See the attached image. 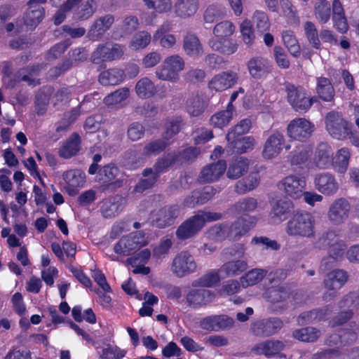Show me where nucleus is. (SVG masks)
<instances>
[{
    "label": "nucleus",
    "mask_w": 359,
    "mask_h": 359,
    "mask_svg": "<svg viewBox=\"0 0 359 359\" xmlns=\"http://www.w3.org/2000/svg\"><path fill=\"white\" fill-rule=\"evenodd\" d=\"M325 126L328 133L337 140L345 138L350 133L348 123L338 112L330 111L327 114Z\"/></svg>",
    "instance_id": "obj_10"
},
{
    "label": "nucleus",
    "mask_w": 359,
    "mask_h": 359,
    "mask_svg": "<svg viewBox=\"0 0 359 359\" xmlns=\"http://www.w3.org/2000/svg\"><path fill=\"white\" fill-rule=\"evenodd\" d=\"M233 109V104H228L226 110L219 111L211 116L210 119V124L213 127L219 128L227 126L232 118Z\"/></svg>",
    "instance_id": "obj_44"
},
{
    "label": "nucleus",
    "mask_w": 359,
    "mask_h": 359,
    "mask_svg": "<svg viewBox=\"0 0 359 359\" xmlns=\"http://www.w3.org/2000/svg\"><path fill=\"white\" fill-rule=\"evenodd\" d=\"M115 22L112 14H107L97 18L91 25L87 32V38L93 41L100 39Z\"/></svg>",
    "instance_id": "obj_16"
},
{
    "label": "nucleus",
    "mask_w": 359,
    "mask_h": 359,
    "mask_svg": "<svg viewBox=\"0 0 359 359\" xmlns=\"http://www.w3.org/2000/svg\"><path fill=\"white\" fill-rule=\"evenodd\" d=\"M297 292L287 286L269 288L265 293V298L272 304H278L277 311H283L289 307V303L296 300Z\"/></svg>",
    "instance_id": "obj_6"
},
{
    "label": "nucleus",
    "mask_w": 359,
    "mask_h": 359,
    "mask_svg": "<svg viewBox=\"0 0 359 359\" xmlns=\"http://www.w3.org/2000/svg\"><path fill=\"white\" fill-rule=\"evenodd\" d=\"M251 125L252 123L250 119L245 118L241 120L229 131L226 137V140H233V138H237L240 135L248 133L251 128Z\"/></svg>",
    "instance_id": "obj_57"
},
{
    "label": "nucleus",
    "mask_w": 359,
    "mask_h": 359,
    "mask_svg": "<svg viewBox=\"0 0 359 359\" xmlns=\"http://www.w3.org/2000/svg\"><path fill=\"white\" fill-rule=\"evenodd\" d=\"M316 92L320 99L326 102L333 100L335 91L329 79L318 77L316 79Z\"/></svg>",
    "instance_id": "obj_38"
},
{
    "label": "nucleus",
    "mask_w": 359,
    "mask_h": 359,
    "mask_svg": "<svg viewBox=\"0 0 359 359\" xmlns=\"http://www.w3.org/2000/svg\"><path fill=\"white\" fill-rule=\"evenodd\" d=\"M185 67V62L178 54L167 57L156 69V75L160 80L177 82L180 79L179 73Z\"/></svg>",
    "instance_id": "obj_3"
},
{
    "label": "nucleus",
    "mask_w": 359,
    "mask_h": 359,
    "mask_svg": "<svg viewBox=\"0 0 359 359\" xmlns=\"http://www.w3.org/2000/svg\"><path fill=\"white\" fill-rule=\"evenodd\" d=\"M257 207V201L252 197H246L236 202L231 210L237 214H244L254 211Z\"/></svg>",
    "instance_id": "obj_47"
},
{
    "label": "nucleus",
    "mask_w": 359,
    "mask_h": 359,
    "mask_svg": "<svg viewBox=\"0 0 359 359\" xmlns=\"http://www.w3.org/2000/svg\"><path fill=\"white\" fill-rule=\"evenodd\" d=\"M293 207L292 202L287 198L278 200L269 214L271 224H278L285 220Z\"/></svg>",
    "instance_id": "obj_23"
},
{
    "label": "nucleus",
    "mask_w": 359,
    "mask_h": 359,
    "mask_svg": "<svg viewBox=\"0 0 359 359\" xmlns=\"http://www.w3.org/2000/svg\"><path fill=\"white\" fill-rule=\"evenodd\" d=\"M269 65L268 60L261 56L251 58L248 62V69L250 75L256 79L262 77L268 72Z\"/></svg>",
    "instance_id": "obj_39"
},
{
    "label": "nucleus",
    "mask_w": 359,
    "mask_h": 359,
    "mask_svg": "<svg viewBox=\"0 0 359 359\" xmlns=\"http://www.w3.org/2000/svg\"><path fill=\"white\" fill-rule=\"evenodd\" d=\"M285 142V137L281 133L275 131L271 133L264 144L263 157L266 159H273L278 156L284 147Z\"/></svg>",
    "instance_id": "obj_17"
},
{
    "label": "nucleus",
    "mask_w": 359,
    "mask_h": 359,
    "mask_svg": "<svg viewBox=\"0 0 359 359\" xmlns=\"http://www.w3.org/2000/svg\"><path fill=\"white\" fill-rule=\"evenodd\" d=\"M184 126V123L181 117H174L168 119L165 123V130L163 134V137L168 142L176 135Z\"/></svg>",
    "instance_id": "obj_49"
},
{
    "label": "nucleus",
    "mask_w": 359,
    "mask_h": 359,
    "mask_svg": "<svg viewBox=\"0 0 359 359\" xmlns=\"http://www.w3.org/2000/svg\"><path fill=\"white\" fill-rule=\"evenodd\" d=\"M178 159V156L175 154H168L157 160L151 169L153 172L159 178L160 175L168 170L170 166L175 164Z\"/></svg>",
    "instance_id": "obj_45"
},
{
    "label": "nucleus",
    "mask_w": 359,
    "mask_h": 359,
    "mask_svg": "<svg viewBox=\"0 0 359 359\" xmlns=\"http://www.w3.org/2000/svg\"><path fill=\"white\" fill-rule=\"evenodd\" d=\"M283 327V320L277 317L257 320L251 324L250 331L253 335L266 338L277 334Z\"/></svg>",
    "instance_id": "obj_8"
},
{
    "label": "nucleus",
    "mask_w": 359,
    "mask_h": 359,
    "mask_svg": "<svg viewBox=\"0 0 359 359\" xmlns=\"http://www.w3.org/2000/svg\"><path fill=\"white\" fill-rule=\"evenodd\" d=\"M284 85L287 100L293 109L299 113L307 111L313 104V98L306 95L304 88L288 82Z\"/></svg>",
    "instance_id": "obj_4"
},
{
    "label": "nucleus",
    "mask_w": 359,
    "mask_h": 359,
    "mask_svg": "<svg viewBox=\"0 0 359 359\" xmlns=\"http://www.w3.org/2000/svg\"><path fill=\"white\" fill-rule=\"evenodd\" d=\"M314 126L304 118H295L288 124L287 130L290 137L304 141L308 139L313 131Z\"/></svg>",
    "instance_id": "obj_13"
},
{
    "label": "nucleus",
    "mask_w": 359,
    "mask_h": 359,
    "mask_svg": "<svg viewBox=\"0 0 359 359\" xmlns=\"http://www.w3.org/2000/svg\"><path fill=\"white\" fill-rule=\"evenodd\" d=\"M348 280L346 271L342 269H335L330 272L325 280V286L327 289H336L344 285Z\"/></svg>",
    "instance_id": "obj_42"
},
{
    "label": "nucleus",
    "mask_w": 359,
    "mask_h": 359,
    "mask_svg": "<svg viewBox=\"0 0 359 359\" xmlns=\"http://www.w3.org/2000/svg\"><path fill=\"white\" fill-rule=\"evenodd\" d=\"M179 214L180 208L177 205H165L156 213L154 224L161 229L171 226L174 224Z\"/></svg>",
    "instance_id": "obj_21"
},
{
    "label": "nucleus",
    "mask_w": 359,
    "mask_h": 359,
    "mask_svg": "<svg viewBox=\"0 0 359 359\" xmlns=\"http://www.w3.org/2000/svg\"><path fill=\"white\" fill-rule=\"evenodd\" d=\"M236 72L229 70L215 76L209 83V87L216 91H222L234 86L238 82Z\"/></svg>",
    "instance_id": "obj_22"
},
{
    "label": "nucleus",
    "mask_w": 359,
    "mask_h": 359,
    "mask_svg": "<svg viewBox=\"0 0 359 359\" xmlns=\"http://www.w3.org/2000/svg\"><path fill=\"white\" fill-rule=\"evenodd\" d=\"M235 30L233 24L229 21H223L217 23L213 29L214 34L220 38L231 36Z\"/></svg>",
    "instance_id": "obj_64"
},
{
    "label": "nucleus",
    "mask_w": 359,
    "mask_h": 359,
    "mask_svg": "<svg viewBox=\"0 0 359 359\" xmlns=\"http://www.w3.org/2000/svg\"><path fill=\"white\" fill-rule=\"evenodd\" d=\"M313 154L312 148L306 144H299L288 156V161L292 165L305 164Z\"/></svg>",
    "instance_id": "obj_29"
},
{
    "label": "nucleus",
    "mask_w": 359,
    "mask_h": 359,
    "mask_svg": "<svg viewBox=\"0 0 359 359\" xmlns=\"http://www.w3.org/2000/svg\"><path fill=\"white\" fill-rule=\"evenodd\" d=\"M63 180L72 187H79L85 182V175L79 170H70L62 175Z\"/></svg>",
    "instance_id": "obj_56"
},
{
    "label": "nucleus",
    "mask_w": 359,
    "mask_h": 359,
    "mask_svg": "<svg viewBox=\"0 0 359 359\" xmlns=\"http://www.w3.org/2000/svg\"><path fill=\"white\" fill-rule=\"evenodd\" d=\"M314 218L310 213L299 211L287 222L285 232L295 238H312L314 236Z\"/></svg>",
    "instance_id": "obj_2"
},
{
    "label": "nucleus",
    "mask_w": 359,
    "mask_h": 359,
    "mask_svg": "<svg viewBox=\"0 0 359 359\" xmlns=\"http://www.w3.org/2000/svg\"><path fill=\"white\" fill-rule=\"evenodd\" d=\"M198 6V0H177L174 4V11L177 17L185 19L194 15Z\"/></svg>",
    "instance_id": "obj_27"
},
{
    "label": "nucleus",
    "mask_w": 359,
    "mask_h": 359,
    "mask_svg": "<svg viewBox=\"0 0 359 359\" xmlns=\"http://www.w3.org/2000/svg\"><path fill=\"white\" fill-rule=\"evenodd\" d=\"M266 273V271L263 269L250 270L241 278V284L244 287L255 285L262 280Z\"/></svg>",
    "instance_id": "obj_52"
},
{
    "label": "nucleus",
    "mask_w": 359,
    "mask_h": 359,
    "mask_svg": "<svg viewBox=\"0 0 359 359\" xmlns=\"http://www.w3.org/2000/svg\"><path fill=\"white\" fill-rule=\"evenodd\" d=\"M215 293L207 289H192L187 295L188 304L194 308L205 306L215 299Z\"/></svg>",
    "instance_id": "obj_24"
},
{
    "label": "nucleus",
    "mask_w": 359,
    "mask_h": 359,
    "mask_svg": "<svg viewBox=\"0 0 359 359\" xmlns=\"http://www.w3.org/2000/svg\"><path fill=\"white\" fill-rule=\"evenodd\" d=\"M151 36L147 32L142 31L137 32L130 41V46L135 50L147 47L150 43Z\"/></svg>",
    "instance_id": "obj_61"
},
{
    "label": "nucleus",
    "mask_w": 359,
    "mask_h": 359,
    "mask_svg": "<svg viewBox=\"0 0 359 359\" xmlns=\"http://www.w3.org/2000/svg\"><path fill=\"white\" fill-rule=\"evenodd\" d=\"M196 269L194 258L187 251L181 252L173 259L172 271L177 277L182 278L193 273Z\"/></svg>",
    "instance_id": "obj_14"
},
{
    "label": "nucleus",
    "mask_w": 359,
    "mask_h": 359,
    "mask_svg": "<svg viewBox=\"0 0 359 359\" xmlns=\"http://www.w3.org/2000/svg\"><path fill=\"white\" fill-rule=\"evenodd\" d=\"M138 19L134 15L125 18L121 25L114 28V33L120 37L131 34L138 27Z\"/></svg>",
    "instance_id": "obj_43"
},
{
    "label": "nucleus",
    "mask_w": 359,
    "mask_h": 359,
    "mask_svg": "<svg viewBox=\"0 0 359 359\" xmlns=\"http://www.w3.org/2000/svg\"><path fill=\"white\" fill-rule=\"evenodd\" d=\"M135 91L139 97L145 99L152 97L156 90L154 83L147 77H144L137 82Z\"/></svg>",
    "instance_id": "obj_46"
},
{
    "label": "nucleus",
    "mask_w": 359,
    "mask_h": 359,
    "mask_svg": "<svg viewBox=\"0 0 359 359\" xmlns=\"http://www.w3.org/2000/svg\"><path fill=\"white\" fill-rule=\"evenodd\" d=\"M350 158V151L346 148L338 151L335 160V168L337 172L344 173L347 170Z\"/></svg>",
    "instance_id": "obj_60"
},
{
    "label": "nucleus",
    "mask_w": 359,
    "mask_h": 359,
    "mask_svg": "<svg viewBox=\"0 0 359 359\" xmlns=\"http://www.w3.org/2000/svg\"><path fill=\"white\" fill-rule=\"evenodd\" d=\"M145 245L144 233L137 231L122 237L114 245V250L116 254L128 256Z\"/></svg>",
    "instance_id": "obj_7"
},
{
    "label": "nucleus",
    "mask_w": 359,
    "mask_h": 359,
    "mask_svg": "<svg viewBox=\"0 0 359 359\" xmlns=\"http://www.w3.org/2000/svg\"><path fill=\"white\" fill-rule=\"evenodd\" d=\"M83 0H67L53 16L55 25H60L65 20L66 13L72 11Z\"/></svg>",
    "instance_id": "obj_54"
},
{
    "label": "nucleus",
    "mask_w": 359,
    "mask_h": 359,
    "mask_svg": "<svg viewBox=\"0 0 359 359\" xmlns=\"http://www.w3.org/2000/svg\"><path fill=\"white\" fill-rule=\"evenodd\" d=\"M255 218L252 217H240L231 224H226L229 240L237 241L246 233L252 226Z\"/></svg>",
    "instance_id": "obj_18"
},
{
    "label": "nucleus",
    "mask_w": 359,
    "mask_h": 359,
    "mask_svg": "<svg viewBox=\"0 0 359 359\" xmlns=\"http://www.w3.org/2000/svg\"><path fill=\"white\" fill-rule=\"evenodd\" d=\"M304 31L309 44L316 49H320L321 43L314 23L311 21H306L304 24Z\"/></svg>",
    "instance_id": "obj_53"
},
{
    "label": "nucleus",
    "mask_w": 359,
    "mask_h": 359,
    "mask_svg": "<svg viewBox=\"0 0 359 359\" xmlns=\"http://www.w3.org/2000/svg\"><path fill=\"white\" fill-rule=\"evenodd\" d=\"M222 218L221 213H198L184 221L175 231L176 237L180 241H186L195 237L204 226L206 222L217 221Z\"/></svg>",
    "instance_id": "obj_1"
},
{
    "label": "nucleus",
    "mask_w": 359,
    "mask_h": 359,
    "mask_svg": "<svg viewBox=\"0 0 359 359\" xmlns=\"http://www.w3.org/2000/svg\"><path fill=\"white\" fill-rule=\"evenodd\" d=\"M227 142L233 151L238 154H244L252 151L255 144V140L251 136L233 138V140H229Z\"/></svg>",
    "instance_id": "obj_40"
},
{
    "label": "nucleus",
    "mask_w": 359,
    "mask_h": 359,
    "mask_svg": "<svg viewBox=\"0 0 359 359\" xmlns=\"http://www.w3.org/2000/svg\"><path fill=\"white\" fill-rule=\"evenodd\" d=\"M314 184L319 192L326 196L334 195L339 189V184L334 176L329 172L316 175Z\"/></svg>",
    "instance_id": "obj_20"
},
{
    "label": "nucleus",
    "mask_w": 359,
    "mask_h": 359,
    "mask_svg": "<svg viewBox=\"0 0 359 359\" xmlns=\"http://www.w3.org/2000/svg\"><path fill=\"white\" fill-rule=\"evenodd\" d=\"M118 173L119 170L114 163H109L100 167L97 172V180L102 183L100 190L102 192L107 191L114 192L123 187V180H115Z\"/></svg>",
    "instance_id": "obj_5"
},
{
    "label": "nucleus",
    "mask_w": 359,
    "mask_h": 359,
    "mask_svg": "<svg viewBox=\"0 0 359 359\" xmlns=\"http://www.w3.org/2000/svg\"><path fill=\"white\" fill-rule=\"evenodd\" d=\"M123 69L112 68L101 72L99 75V82L102 86H115L121 83L125 79Z\"/></svg>",
    "instance_id": "obj_32"
},
{
    "label": "nucleus",
    "mask_w": 359,
    "mask_h": 359,
    "mask_svg": "<svg viewBox=\"0 0 359 359\" xmlns=\"http://www.w3.org/2000/svg\"><path fill=\"white\" fill-rule=\"evenodd\" d=\"M332 308L330 306H326L323 308H318L309 311L301 313L299 318L303 323H310L313 321H320L326 320L331 314Z\"/></svg>",
    "instance_id": "obj_35"
},
{
    "label": "nucleus",
    "mask_w": 359,
    "mask_h": 359,
    "mask_svg": "<svg viewBox=\"0 0 359 359\" xmlns=\"http://www.w3.org/2000/svg\"><path fill=\"white\" fill-rule=\"evenodd\" d=\"M183 50L190 57H198L203 53V46L198 37L187 32L183 37Z\"/></svg>",
    "instance_id": "obj_30"
},
{
    "label": "nucleus",
    "mask_w": 359,
    "mask_h": 359,
    "mask_svg": "<svg viewBox=\"0 0 359 359\" xmlns=\"http://www.w3.org/2000/svg\"><path fill=\"white\" fill-rule=\"evenodd\" d=\"M248 267V262L245 259L231 260L221 266L219 273H224L225 277H233L244 272Z\"/></svg>",
    "instance_id": "obj_34"
},
{
    "label": "nucleus",
    "mask_w": 359,
    "mask_h": 359,
    "mask_svg": "<svg viewBox=\"0 0 359 359\" xmlns=\"http://www.w3.org/2000/svg\"><path fill=\"white\" fill-rule=\"evenodd\" d=\"M351 205L344 198L335 199L330 205L327 217L334 225H340L346 221L349 217Z\"/></svg>",
    "instance_id": "obj_12"
},
{
    "label": "nucleus",
    "mask_w": 359,
    "mask_h": 359,
    "mask_svg": "<svg viewBox=\"0 0 359 359\" xmlns=\"http://www.w3.org/2000/svg\"><path fill=\"white\" fill-rule=\"evenodd\" d=\"M330 4L327 0H318L314 7V14L320 23H326L330 18Z\"/></svg>",
    "instance_id": "obj_51"
},
{
    "label": "nucleus",
    "mask_w": 359,
    "mask_h": 359,
    "mask_svg": "<svg viewBox=\"0 0 359 359\" xmlns=\"http://www.w3.org/2000/svg\"><path fill=\"white\" fill-rule=\"evenodd\" d=\"M278 189L287 196L299 198L303 196L306 187L304 177L297 175H290L284 177L278 184Z\"/></svg>",
    "instance_id": "obj_11"
},
{
    "label": "nucleus",
    "mask_w": 359,
    "mask_h": 359,
    "mask_svg": "<svg viewBox=\"0 0 359 359\" xmlns=\"http://www.w3.org/2000/svg\"><path fill=\"white\" fill-rule=\"evenodd\" d=\"M226 168L225 161L219 160L204 167L201 172L200 179L203 182H210L218 180Z\"/></svg>",
    "instance_id": "obj_25"
},
{
    "label": "nucleus",
    "mask_w": 359,
    "mask_h": 359,
    "mask_svg": "<svg viewBox=\"0 0 359 359\" xmlns=\"http://www.w3.org/2000/svg\"><path fill=\"white\" fill-rule=\"evenodd\" d=\"M81 138L76 133H74L62 143L58 151V154L62 158H70L79 152Z\"/></svg>",
    "instance_id": "obj_28"
},
{
    "label": "nucleus",
    "mask_w": 359,
    "mask_h": 359,
    "mask_svg": "<svg viewBox=\"0 0 359 359\" xmlns=\"http://www.w3.org/2000/svg\"><path fill=\"white\" fill-rule=\"evenodd\" d=\"M45 15V11H27L24 18L25 24L30 29L35 27L43 20Z\"/></svg>",
    "instance_id": "obj_63"
},
{
    "label": "nucleus",
    "mask_w": 359,
    "mask_h": 359,
    "mask_svg": "<svg viewBox=\"0 0 359 359\" xmlns=\"http://www.w3.org/2000/svg\"><path fill=\"white\" fill-rule=\"evenodd\" d=\"M285 345L279 340H266L257 344L252 349V352L258 355H264L270 358L283 351Z\"/></svg>",
    "instance_id": "obj_26"
},
{
    "label": "nucleus",
    "mask_w": 359,
    "mask_h": 359,
    "mask_svg": "<svg viewBox=\"0 0 359 359\" xmlns=\"http://www.w3.org/2000/svg\"><path fill=\"white\" fill-rule=\"evenodd\" d=\"M199 325L203 330L217 332L232 327L234 320L227 315H212L203 318Z\"/></svg>",
    "instance_id": "obj_15"
},
{
    "label": "nucleus",
    "mask_w": 359,
    "mask_h": 359,
    "mask_svg": "<svg viewBox=\"0 0 359 359\" xmlns=\"http://www.w3.org/2000/svg\"><path fill=\"white\" fill-rule=\"evenodd\" d=\"M359 335V325L351 322L347 327L340 329L337 334L330 336L329 341L332 344H337L338 340L344 345L354 343Z\"/></svg>",
    "instance_id": "obj_19"
},
{
    "label": "nucleus",
    "mask_w": 359,
    "mask_h": 359,
    "mask_svg": "<svg viewBox=\"0 0 359 359\" xmlns=\"http://www.w3.org/2000/svg\"><path fill=\"white\" fill-rule=\"evenodd\" d=\"M142 178L134 187L133 191L135 193L141 194L153 188L159 179L149 168L142 170Z\"/></svg>",
    "instance_id": "obj_37"
},
{
    "label": "nucleus",
    "mask_w": 359,
    "mask_h": 359,
    "mask_svg": "<svg viewBox=\"0 0 359 359\" xmlns=\"http://www.w3.org/2000/svg\"><path fill=\"white\" fill-rule=\"evenodd\" d=\"M170 143V142H168L163 137L162 139L156 140L144 146L143 154L147 156L159 154L163 151Z\"/></svg>",
    "instance_id": "obj_59"
},
{
    "label": "nucleus",
    "mask_w": 359,
    "mask_h": 359,
    "mask_svg": "<svg viewBox=\"0 0 359 359\" xmlns=\"http://www.w3.org/2000/svg\"><path fill=\"white\" fill-rule=\"evenodd\" d=\"M123 54V47L118 43H105L99 44L92 53L90 60L94 64L118 60Z\"/></svg>",
    "instance_id": "obj_9"
},
{
    "label": "nucleus",
    "mask_w": 359,
    "mask_h": 359,
    "mask_svg": "<svg viewBox=\"0 0 359 359\" xmlns=\"http://www.w3.org/2000/svg\"><path fill=\"white\" fill-rule=\"evenodd\" d=\"M248 168V160L243 157H239L233 160L229 164L226 175L229 179H238L247 172Z\"/></svg>",
    "instance_id": "obj_41"
},
{
    "label": "nucleus",
    "mask_w": 359,
    "mask_h": 359,
    "mask_svg": "<svg viewBox=\"0 0 359 359\" xmlns=\"http://www.w3.org/2000/svg\"><path fill=\"white\" fill-rule=\"evenodd\" d=\"M128 96L129 89L128 88H118L106 96L104 99V102L107 105L117 104L124 101Z\"/></svg>",
    "instance_id": "obj_58"
},
{
    "label": "nucleus",
    "mask_w": 359,
    "mask_h": 359,
    "mask_svg": "<svg viewBox=\"0 0 359 359\" xmlns=\"http://www.w3.org/2000/svg\"><path fill=\"white\" fill-rule=\"evenodd\" d=\"M208 236L215 241L229 239L226 224H217L212 226L208 230Z\"/></svg>",
    "instance_id": "obj_62"
},
{
    "label": "nucleus",
    "mask_w": 359,
    "mask_h": 359,
    "mask_svg": "<svg viewBox=\"0 0 359 359\" xmlns=\"http://www.w3.org/2000/svg\"><path fill=\"white\" fill-rule=\"evenodd\" d=\"M320 335V332L315 327H307L296 330L292 337L299 341L305 342H314Z\"/></svg>",
    "instance_id": "obj_48"
},
{
    "label": "nucleus",
    "mask_w": 359,
    "mask_h": 359,
    "mask_svg": "<svg viewBox=\"0 0 359 359\" xmlns=\"http://www.w3.org/2000/svg\"><path fill=\"white\" fill-rule=\"evenodd\" d=\"M75 8L74 19L79 21L87 20L96 12L97 2L96 0H87L81 5L78 4Z\"/></svg>",
    "instance_id": "obj_36"
},
{
    "label": "nucleus",
    "mask_w": 359,
    "mask_h": 359,
    "mask_svg": "<svg viewBox=\"0 0 359 359\" xmlns=\"http://www.w3.org/2000/svg\"><path fill=\"white\" fill-rule=\"evenodd\" d=\"M282 38L290 53L294 57H299L301 54L300 46L292 32L290 30L284 31Z\"/></svg>",
    "instance_id": "obj_50"
},
{
    "label": "nucleus",
    "mask_w": 359,
    "mask_h": 359,
    "mask_svg": "<svg viewBox=\"0 0 359 359\" xmlns=\"http://www.w3.org/2000/svg\"><path fill=\"white\" fill-rule=\"evenodd\" d=\"M333 151L326 143H320L316 150L314 163L319 168H325L332 161Z\"/></svg>",
    "instance_id": "obj_31"
},
{
    "label": "nucleus",
    "mask_w": 359,
    "mask_h": 359,
    "mask_svg": "<svg viewBox=\"0 0 359 359\" xmlns=\"http://www.w3.org/2000/svg\"><path fill=\"white\" fill-rule=\"evenodd\" d=\"M148 9H154L158 13H168L172 8V0H142Z\"/></svg>",
    "instance_id": "obj_55"
},
{
    "label": "nucleus",
    "mask_w": 359,
    "mask_h": 359,
    "mask_svg": "<svg viewBox=\"0 0 359 359\" xmlns=\"http://www.w3.org/2000/svg\"><path fill=\"white\" fill-rule=\"evenodd\" d=\"M207 107V103L203 95L193 93L187 99L186 109L191 116H198L202 114Z\"/></svg>",
    "instance_id": "obj_33"
}]
</instances>
